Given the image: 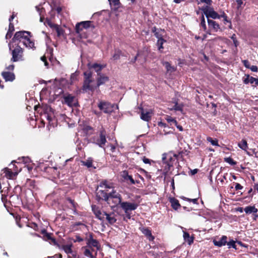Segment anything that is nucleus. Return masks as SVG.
<instances>
[{
	"mask_svg": "<svg viewBox=\"0 0 258 258\" xmlns=\"http://www.w3.org/2000/svg\"><path fill=\"white\" fill-rule=\"evenodd\" d=\"M249 79V83H250L251 84H252L254 83L255 80V78H253L252 77H250Z\"/></svg>",
	"mask_w": 258,
	"mask_h": 258,
	"instance_id": "bf43d9fd",
	"label": "nucleus"
},
{
	"mask_svg": "<svg viewBox=\"0 0 258 258\" xmlns=\"http://www.w3.org/2000/svg\"><path fill=\"white\" fill-rule=\"evenodd\" d=\"M201 3H204L208 5H211L212 4V1L211 0H200Z\"/></svg>",
	"mask_w": 258,
	"mask_h": 258,
	"instance_id": "5fc2aeb1",
	"label": "nucleus"
},
{
	"mask_svg": "<svg viewBox=\"0 0 258 258\" xmlns=\"http://www.w3.org/2000/svg\"><path fill=\"white\" fill-rule=\"evenodd\" d=\"M62 102L67 104L70 107L76 106L78 101L75 96L71 94H66L63 96Z\"/></svg>",
	"mask_w": 258,
	"mask_h": 258,
	"instance_id": "1a4fd4ad",
	"label": "nucleus"
},
{
	"mask_svg": "<svg viewBox=\"0 0 258 258\" xmlns=\"http://www.w3.org/2000/svg\"><path fill=\"white\" fill-rule=\"evenodd\" d=\"M2 75L6 82H12L15 79V74L12 72L5 71L2 72Z\"/></svg>",
	"mask_w": 258,
	"mask_h": 258,
	"instance_id": "6ab92c4d",
	"label": "nucleus"
},
{
	"mask_svg": "<svg viewBox=\"0 0 258 258\" xmlns=\"http://www.w3.org/2000/svg\"><path fill=\"white\" fill-rule=\"evenodd\" d=\"M72 247L73 244L72 243L63 244L60 246V248L62 249L69 257L71 255L74 257L77 254L72 249Z\"/></svg>",
	"mask_w": 258,
	"mask_h": 258,
	"instance_id": "f8f14e48",
	"label": "nucleus"
},
{
	"mask_svg": "<svg viewBox=\"0 0 258 258\" xmlns=\"http://www.w3.org/2000/svg\"><path fill=\"white\" fill-rule=\"evenodd\" d=\"M100 187L104 188L105 190L106 189L113 188V184L110 182L104 180L100 182Z\"/></svg>",
	"mask_w": 258,
	"mask_h": 258,
	"instance_id": "c85d7f7f",
	"label": "nucleus"
},
{
	"mask_svg": "<svg viewBox=\"0 0 258 258\" xmlns=\"http://www.w3.org/2000/svg\"><path fill=\"white\" fill-rule=\"evenodd\" d=\"M108 80L109 79L107 76L104 75H99V77L97 78V87L104 84L105 83L108 82Z\"/></svg>",
	"mask_w": 258,
	"mask_h": 258,
	"instance_id": "4be33fe9",
	"label": "nucleus"
},
{
	"mask_svg": "<svg viewBox=\"0 0 258 258\" xmlns=\"http://www.w3.org/2000/svg\"><path fill=\"white\" fill-rule=\"evenodd\" d=\"M120 207L127 215L128 218H130V216L128 215L129 211L136 209L138 207V205L134 203L122 202L120 203Z\"/></svg>",
	"mask_w": 258,
	"mask_h": 258,
	"instance_id": "6e6552de",
	"label": "nucleus"
},
{
	"mask_svg": "<svg viewBox=\"0 0 258 258\" xmlns=\"http://www.w3.org/2000/svg\"><path fill=\"white\" fill-rule=\"evenodd\" d=\"M111 3L113 4L116 6H118L120 4L119 0H111Z\"/></svg>",
	"mask_w": 258,
	"mask_h": 258,
	"instance_id": "13d9d810",
	"label": "nucleus"
},
{
	"mask_svg": "<svg viewBox=\"0 0 258 258\" xmlns=\"http://www.w3.org/2000/svg\"><path fill=\"white\" fill-rule=\"evenodd\" d=\"M92 159L91 158H88L86 161H82L83 165L87 166L88 168L92 167Z\"/></svg>",
	"mask_w": 258,
	"mask_h": 258,
	"instance_id": "58836bf2",
	"label": "nucleus"
},
{
	"mask_svg": "<svg viewBox=\"0 0 258 258\" xmlns=\"http://www.w3.org/2000/svg\"><path fill=\"white\" fill-rule=\"evenodd\" d=\"M227 237L226 236H222L221 239L218 241L214 240L213 243L215 245L221 247L222 246L225 245L227 243Z\"/></svg>",
	"mask_w": 258,
	"mask_h": 258,
	"instance_id": "412c9836",
	"label": "nucleus"
},
{
	"mask_svg": "<svg viewBox=\"0 0 258 258\" xmlns=\"http://www.w3.org/2000/svg\"><path fill=\"white\" fill-rule=\"evenodd\" d=\"M41 60L44 62L45 66L47 67L48 65V62L46 60V56H43L41 57Z\"/></svg>",
	"mask_w": 258,
	"mask_h": 258,
	"instance_id": "8fccbe9b",
	"label": "nucleus"
},
{
	"mask_svg": "<svg viewBox=\"0 0 258 258\" xmlns=\"http://www.w3.org/2000/svg\"><path fill=\"white\" fill-rule=\"evenodd\" d=\"M16 15L14 13L13 14L12 16L9 19L10 24H9V30L6 35V38L9 39L12 36L13 32L14 31V25L12 24L11 21L13 20V19L15 17Z\"/></svg>",
	"mask_w": 258,
	"mask_h": 258,
	"instance_id": "dca6fc26",
	"label": "nucleus"
},
{
	"mask_svg": "<svg viewBox=\"0 0 258 258\" xmlns=\"http://www.w3.org/2000/svg\"><path fill=\"white\" fill-rule=\"evenodd\" d=\"M170 202L172 207L175 210L178 209L180 206L178 201L174 198H171L170 199Z\"/></svg>",
	"mask_w": 258,
	"mask_h": 258,
	"instance_id": "7c9ffc66",
	"label": "nucleus"
},
{
	"mask_svg": "<svg viewBox=\"0 0 258 258\" xmlns=\"http://www.w3.org/2000/svg\"><path fill=\"white\" fill-rule=\"evenodd\" d=\"M49 25L51 27H54L58 36H61L63 34V30L59 26L52 24H49Z\"/></svg>",
	"mask_w": 258,
	"mask_h": 258,
	"instance_id": "2f4dec72",
	"label": "nucleus"
},
{
	"mask_svg": "<svg viewBox=\"0 0 258 258\" xmlns=\"http://www.w3.org/2000/svg\"><path fill=\"white\" fill-rule=\"evenodd\" d=\"M208 142H210L213 146H219L218 141L217 139H213L211 137H208L207 138Z\"/></svg>",
	"mask_w": 258,
	"mask_h": 258,
	"instance_id": "ea45409f",
	"label": "nucleus"
},
{
	"mask_svg": "<svg viewBox=\"0 0 258 258\" xmlns=\"http://www.w3.org/2000/svg\"><path fill=\"white\" fill-rule=\"evenodd\" d=\"M121 177L126 181L130 180L132 184H135L136 181L134 180L131 175H129L128 172L126 171H123L121 173ZM136 182L138 183V181Z\"/></svg>",
	"mask_w": 258,
	"mask_h": 258,
	"instance_id": "393cba45",
	"label": "nucleus"
},
{
	"mask_svg": "<svg viewBox=\"0 0 258 258\" xmlns=\"http://www.w3.org/2000/svg\"><path fill=\"white\" fill-rule=\"evenodd\" d=\"M236 2L239 6H241V5L242 4V0H237Z\"/></svg>",
	"mask_w": 258,
	"mask_h": 258,
	"instance_id": "774afa93",
	"label": "nucleus"
},
{
	"mask_svg": "<svg viewBox=\"0 0 258 258\" xmlns=\"http://www.w3.org/2000/svg\"><path fill=\"white\" fill-rule=\"evenodd\" d=\"M85 130L88 132L89 133L90 131H92V128L90 126H87Z\"/></svg>",
	"mask_w": 258,
	"mask_h": 258,
	"instance_id": "680f3d73",
	"label": "nucleus"
},
{
	"mask_svg": "<svg viewBox=\"0 0 258 258\" xmlns=\"http://www.w3.org/2000/svg\"><path fill=\"white\" fill-rule=\"evenodd\" d=\"M82 250H83V254L85 256L89 258H95V255H94V253L95 254V249H91L86 245L83 247Z\"/></svg>",
	"mask_w": 258,
	"mask_h": 258,
	"instance_id": "ddd939ff",
	"label": "nucleus"
},
{
	"mask_svg": "<svg viewBox=\"0 0 258 258\" xmlns=\"http://www.w3.org/2000/svg\"><path fill=\"white\" fill-rule=\"evenodd\" d=\"M177 128L180 131H183V128L181 126V125H178L177 124V125H175Z\"/></svg>",
	"mask_w": 258,
	"mask_h": 258,
	"instance_id": "69168bd1",
	"label": "nucleus"
},
{
	"mask_svg": "<svg viewBox=\"0 0 258 258\" xmlns=\"http://www.w3.org/2000/svg\"><path fill=\"white\" fill-rule=\"evenodd\" d=\"M83 241V239L79 236L76 237V239L75 241L81 242Z\"/></svg>",
	"mask_w": 258,
	"mask_h": 258,
	"instance_id": "e2e57ef3",
	"label": "nucleus"
},
{
	"mask_svg": "<svg viewBox=\"0 0 258 258\" xmlns=\"http://www.w3.org/2000/svg\"><path fill=\"white\" fill-rule=\"evenodd\" d=\"M4 171L5 176L9 179H13L18 173V172L16 171L14 172H12L10 169L7 168H5Z\"/></svg>",
	"mask_w": 258,
	"mask_h": 258,
	"instance_id": "b1692460",
	"label": "nucleus"
},
{
	"mask_svg": "<svg viewBox=\"0 0 258 258\" xmlns=\"http://www.w3.org/2000/svg\"><path fill=\"white\" fill-rule=\"evenodd\" d=\"M238 146L240 148L246 151V153L248 154V152L246 151L247 149L248 148V146L246 140H242L240 142L238 143Z\"/></svg>",
	"mask_w": 258,
	"mask_h": 258,
	"instance_id": "c9c22d12",
	"label": "nucleus"
},
{
	"mask_svg": "<svg viewBox=\"0 0 258 258\" xmlns=\"http://www.w3.org/2000/svg\"><path fill=\"white\" fill-rule=\"evenodd\" d=\"M225 161L231 165H235L236 164V162L230 157L225 158Z\"/></svg>",
	"mask_w": 258,
	"mask_h": 258,
	"instance_id": "37998d69",
	"label": "nucleus"
},
{
	"mask_svg": "<svg viewBox=\"0 0 258 258\" xmlns=\"http://www.w3.org/2000/svg\"><path fill=\"white\" fill-rule=\"evenodd\" d=\"M67 81L65 79H61L59 81V83L61 86H65L66 85Z\"/></svg>",
	"mask_w": 258,
	"mask_h": 258,
	"instance_id": "09e8293b",
	"label": "nucleus"
},
{
	"mask_svg": "<svg viewBox=\"0 0 258 258\" xmlns=\"http://www.w3.org/2000/svg\"><path fill=\"white\" fill-rule=\"evenodd\" d=\"M115 197H121L120 195L115 190H112V192L108 194V203L111 204V200L115 199Z\"/></svg>",
	"mask_w": 258,
	"mask_h": 258,
	"instance_id": "473e14b6",
	"label": "nucleus"
},
{
	"mask_svg": "<svg viewBox=\"0 0 258 258\" xmlns=\"http://www.w3.org/2000/svg\"><path fill=\"white\" fill-rule=\"evenodd\" d=\"M106 142L105 132L104 130H102L100 132L99 138L96 140V144L102 147L105 145Z\"/></svg>",
	"mask_w": 258,
	"mask_h": 258,
	"instance_id": "f3484780",
	"label": "nucleus"
},
{
	"mask_svg": "<svg viewBox=\"0 0 258 258\" xmlns=\"http://www.w3.org/2000/svg\"><path fill=\"white\" fill-rule=\"evenodd\" d=\"M97 197L99 199L108 202V194L107 192V190H97Z\"/></svg>",
	"mask_w": 258,
	"mask_h": 258,
	"instance_id": "aec40b11",
	"label": "nucleus"
},
{
	"mask_svg": "<svg viewBox=\"0 0 258 258\" xmlns=\"http://www.w3.org/2000/svg\"><path fill=\"white\" fill-rule=\"evenodd\" d=\"M31 37L29 32L19 31L16 33L12 41L14 42L18 41L19 43H22L26 47L33 49L35 48V44Z\"/></svg>",
	"mask_w": 258,
	"mask_h": 258,
	"instance_id": "f257e3e1",
	"label": "nucleus"
},
{
	"mask_svg": "<svg viewBox=\"0 0 258 258\" xmlns=\"http://www.w3.org/2000/svg\"><path fill=\"white\" fill-rule=\"evenodd\" d=\"M68 202L69 203L71 204L72 205V206L74 207V202L73 201H72V200L71 199H69L68 200Z\"/></svg>",
	"mask_w": 258,
	"mask_h": 258,
	"instance_id": "338daca9",
	"label": "nucleus"
},
{
	"mask_svg": "<svg viewBox=\"0 0 258 258\" xmlns=\"http://www.w3.org/2000/svg\"><path fill=\"white\" fill-rule=\"evenodd\" d=\"M98 107L105 113H110L114 110V108L118 109L116 105H112L107 102L101 101L98 105Z\"/></svg>",
	"mask_w": 258,
	"mask_h": 258,
	"instance_id": "423d86ee",
	"label": "nucleus"
},
{
	"mask_svg": "<svg viewBox=\"0 0 258 258\" xmlns=\"http://www.w3.org/2000/svg\"><path fill=\"white\" fill-rule=\"evenodd\" d=\"M120 52L119 51H116L113 56L114 59H117L119 57Z\"/></svg>",
	"mask_w": 258,
	"mask_h": 258,
	"instance_id": "de8ad7c7",
	"label": "nucleus"
},
{
	"mask_svg": "<svg viewBox=\"0 0 258 258\" xmlns=\"http://www.w3.org/2000/svg\"><path fill=\"white\" fill-rule=\"evenodd\" d=\"M121 197H115V199H112L111 200V204L110 205L111 207H114L118 204H120V203H121Z\"/></svg>",
	"mask_w": 258,
	"mask_h": 258,
	"instance_id": "72a5a7b5",
	"label": "nucleus"
},
{
	"mask_svg": "<svg viewBox=\"0 0 258 258\" xmlns=\"http://www.w3.org/2000/svg\"><path fill=\"white\" fill-rule=\"evenodd\" d=\"M90 27L93 28L95 27L92 21H83L76 25V30L77 33H80L82 30V28L87 29Z\"/></svg>",
	"mask_w": 258,
	"mask_h": 258,
	"instance_id": "9d476101",
	"label": "nucleus"
},
{
	"mask_svg": "<svg viewBox=\"0 0 258 258\" xmlns=\"http://www.w3.org/2000/svg\"><path fill=\"white\" fill-rule=\"evenodd\" d=\"M163 65L166 68L168 72L172 73L175 71V68L171 66L168 62H164Z\"/></svg>",
	"mask_w": 258,
	"mask_h": 258,
	"instance_id": "e433bc0d",
	"label": "nucleus"
},
{
	"mask_svg": "<svg viewBox=\"0 0 258 258\" xmlns=\"http://www.w3.org/2000/svg\"><path fill=\"white\" fill-rule=\"evenodd\" d=\"M198 169H195L194 170H190V174H191V175H194V174H196L198 172Z\"/></svg>",
	"mask_w": 258,
	"mask_h": 258,
	"instance_id": "052dcab7",
	"label": "nucleus"
},
{
	"mask_svg": "<svg viewBox=\"0 0 258 258\" xmlns=\"http://www.w3.org/2000/svg\"><path fill=\"white\" fill-rule=\"evenodd\" d=\"M202 10L204 14L208 18V20L209 19V18H211L214 19L223 18L224 20L227 21V17L224 13H223V14L221 15H219L216 11H214L213 8L209 6L204 7Z\"/></svg>",
	"mask_w": 258,
	"mask_h": 258,
	"instance_id": "20e7f679",
	"label": "nucleus"
},
{
	"mask_svg": "<svg viewBox=\"0 0 258 258\" xmlns=\"http://www.w3.org/2000/svg\"><path fill=\"white\" fill-rule=\"evenodd\" d=\"M77 77H78V74L76 73L72 74V75L71 76V84H72L73 81L77 80Z\"/></svg>",
	"mask_w": 258,
	"mask_h": 258,
	"instance_id": "c03bdc74",
	"label": "nucleus"
},
{
	"mask_svg": "<svg viewBox=\"0 0 258 258\" xmlns=\"http://www.w3.org/2000/svg\"><path fill=\"white\" fill-rule=\"evenodd\" d=\"M84 75L85 79L83 86V91L85 92L94 91L97 88V86L95 84L94 80L92 79V73L90 71H87L85 72Z\"/></svg>",
	"mask_w": 258,
	"mask_h": 258,
	"instance_id": "7ed1b4c3",
	"label": "nucleus"
},
{
	"mask_svg": "<svg viewBox=\"0 0 258 258\" xmlns=\"http://www.w3.org/2000/svg\"><path fill=\"white\" fill-rule=\"evenodd\" d=\"M152 31L155 32V35L158 39L157 44L158 46L159 50L161 51V50L163 48L162 45L166 42V40L163 38L166 35L165 32L164 30H158V31H156L155 28H154Z\"/></svg>",
	"mask_w": 258,
	"mask_h": 258,
	"instance_id": "39448f33",
	"label": "nucleus"
},
{
	"mask_svg": "<svg viewBox=\"0 0 258 258\" xmlns=\"http://www.w3.org/2000/svg\"><path fill=\"white\" fill-rule=\"evenodd\" d=\"M140 171L141 173H144L147 177L150 178V176L148 175V172L146 171L143 169H141Z\"/></svg>",
	"mask_w": 258,
	"mask_h": 258,
	"instance_id": "4d7b16f0",
	"label": "nucleus"
},
{
	"mask_svg": "<svg viewBox=\"0 0 258 258\" xmlns=\"http://www.w3.org/2000/svg\"><path fill=\"white\" fill-rule=\"evenodd\" d=\"M165 120H167V121L170 123V125H177V121L173 117H172L170 116H168V115H166L165 116Z\"/></svg>",
	"mask_w": 258,
	"mask_h": 258,
	"instance_id": "4c0bfd02",
	"label": "nucleus"
},
{
	"mask_svg": "<svg viewBox=\"0 0 258 258\" xmlns=\"http://www.w3.org/2000/svg\"><path fill=\"white\" fill-rule=\"evenodd\" d=\"M201 26L203 28L204 31L206 30V21L204 16L203 15L201 19Z\"/></svg>",
	"mask_w": 258,
	"mask_h": 258,
	"instance_id": "a19ab883",
	"label": "nucleus"
},
{
	"mask_svg": "<svg viewBox=\"0 0 258 258\" xmlns=\"http://www.w3.org/2000/svg\"><path fill=\"white\" fill-rule=\"evenodd\" d=\"M235 188L236 190H239V189H242L243 188V186L242 185H241L239 183H236Z\"/></svg>",
	"mask_w": 258,
	"mask_h": 258,
	"instance_id": "6e6d98bb",
	"label": "nucleus"
},
{
	"mask_svg": "<svg viewBox=\"0 0 258 258\" xmlns=\"http://www.w3.org/2000/svg\"><path fill=\"white\" fill-rule=\"evenodd\" d=\"M227 243V245L228 246V247L229 248H231V247H233L235 249H236V245H235V242L232 240L230 241H229Z\"/></svg>",
	"mask_w": 258,
	"mask_h": 258,
	"instance_id": "79ce46f5",
	"label": "nucleus"
},
{
	"mask_svg": "<svg viewBox=\"0 0 258 258\" xmlns=\"http://www.w3.org/2000/svg\"><path fill=\"white\" fill-rule=\"evenodd\" d=\"M243 63L244 64V66L246 68H248V69H249L250 67V63L249 62V61L247 60H243Z\"/></svg>",
	"mask_w": 258,
	"mask_h": 258,
	"instance_id": "49530a36",
	"label": "nucleus"
},
{
	"mask_svg": "<svg viewBox=\"0 0 258 258\" xmlns=\"http://www.w3.org/2000/svg\"><path fill=\"white\" fill-rule=\"evenodd\" d=\"M88 67L89 69H93L96 72H97L99 75V72L102 70L103 68L105 67V66L99 64L97 63L89 64Z\"/></svg>",
	"mask_w": 258,
	"mask_h": 258,
	"instance_id": "a878e982",
	"label": "nucleus"
},
{
	"mask_svg": "<svg viewBox=\"0 0 258 258\" xmlns=\"http://www.w3.org/2000/svg\"><path fill=\"white\" fill-rule=\"evenodd\" d=\"M110 150L112 152H114V150H115V147L113 145H110Z\"/></svg>",
	"mask_w": 258,
	"mask_h": 258,
	"instance_id": "0e129e2a",
	"label": "nucleus"
},
{
	"mask_svg": "<svg viewBox=\"0 0 258 258\" xmlns=\"http://www.w3.org/2000/svg\"><path fill=\"white\" fill-rule=\"evenodd\" d=\"M208 25L209 28L215 31H217L219 29L220 27L218 23L212 20H208Z\"/></svg>",
	"mask_w": 258,
	"mask_h": 258,
	"instance_id": "5701e85b",
	"label": "nucleus"
},
{
	"mask_svg": "<svg viewBox=\"0 0 258 258\" xmlns=\"http://www.w3.org/2000/svg\"><path fill=\"white\" fill-rule=\"evenodd\" d=\"M87 246L91 249H95V255L96 254L97 250L100 248L98 242L96 239H93L91 235H90L87 239Z\"/></svg>",
	"mask_w": 258,
	"mask_h": 258,
	"instance_id": "9b49d317",
	"label": "nucleus"
},
{
	"mask_svg": "<svg viewBox=\"0 0 258 258\" xmlns=\"http://www.w3.org/2000/svg\"><path fill=\"white\" fill-rule=\"evenodd\" d=\"M141 230L148 237L150 241L154 240V237L152 235L151 231L148 228L143 227L141 228Z\"/></svg>",
	"mask_w": 258,
	"mask_h": 258,
	"instance_id": "bb28decb",
	"label": "nucleus"
},
{
	"mask_svg": "<svg viewBox=\"0 0 258 258\" xmlns=\"http://www.w3.org/2000/svg\"><path fill=\"white\" fill-rule=\"evenodd\" d=\"M92 210L96 217L102 221H107L110 224H113L116 221L117 215L114 213L108 214L105 212H102L95 206H92Z\"/></svg>",
	"mask_w": 258,
	"mask_h": 258,
	"instance_id": "f03ea898",
	"label": "nucleus"
},
{
	"mask_svg": "<svg viewBox=\"0 0 258 258\" xmlns=\"http://www.w3.org/2000/svg\"><path fill=\"white\" fill-rule=\"evenodd\" d=\"M183 238L185 241L187 242L188 244L190 245L194 240L192 237H190L189 234L186 232H183Z\"/></svg>",
	"mask_w": 258,
	"mask_h": 258,
	"instance_id": "f704fd0d",
	"label": "nucleus"
},
{
	"mask_svg": "<svg viewBox=\"0 0 258 258\" xmlns=\"http://www.w3.org/2000/svg\"><path fill=\"white\" fill-rule=\"evenodd\" d=\"M152 111L151 110H145L141 109V118L145 121H148L151 119L152 115Z\"/></svg>",
	"mask_w": 258,
	"mask_h": 258,
	"instance_id": "2eb2a0df",
	"label": "nucleus"
},
{
	"mask_svg": "<svg viewBox=\"0 0 258 258\" xmlns=\"http://www.w3.org/2000/svg\"><path fill=\"white\" fill-rule=\"evenodd\" d=\"M23 52V49L19 46H17L12 51V57L11 61L16 62L22 60Z\"/></svg>",
	"mask_w": 258,
	"mask_h": 258,
	"instance_id": "0eeeda50",
	"label": "nucleus"
},
{
	"mask_svg": "<svg viewBox=\"0 0 258 258\" xmlns=\"http://www.w3.org/2000/svg\"><path fill=\"white\" fill-rule=\"evenodd\" d=\"M56 12L58 15L62 17L65 18V14H67L65 10V8L60 6H54L52 7V11L51 13Z\"/></svg>",
	"mask_w": 258,
	"mask_h": 258,
	"instance_id": "4468645a",
	"label": "nucleus"
},
{
	"mask_svg": "<svg viewBox=\"0 0 258 258\" xmlns=\"http://www.w3.org/2000/svg\"><path fill=\"white\" fill-rule=\"evenodd\" d=\"M14 65L13 64L7 66L6 69L9 71H13L14 69Z\"/></svg>",
	"mask_w": 258,
	"mask_h": 258,
	"instance_id": "864d4df0",
	"label": "nucleus"
},
{
	"mask_svg": "<svg viewBox=\"0 0 258 258\" xmlns=\"http://www.w3.org/2000/svg\"><path fill=\"white\" fill-rule=\"evenodd\" d=\"M183 105L181 104H178L177 102L174 103L173 106H170L168 107V109L172 110H174L176 111H182Z\"/></svg>",
	"mask_w": 258,
	"mask_h": 258,
	"instance_id": "c756f323",
	"label": "nucleus"
},
{
	"mask_svg": "<svg viewBox=\"0 0 258 258\" xmlns=\"http://www.w3.org/2000/svg\"><path fill=\"white\" fill-rule=\"evenodd\" d=\"M250 76L249 75H245V77L243 78V82L245 84H247L249 83V79Z\"/></svg>",
	"mask_w": 258,
	"mask_h": 258,
	"instance_id": "a18cd8bd",
	"label": "nucleus"
},
{
	"mask_svg": "<svg viewBox=\"0 0 258 258\" xmlns=\"http://www.w3.org/2000/svg\"><path fill=\"white\" fill-rule=\"evenodd\" d=\"M171 157L169 155L163 154L162 156V160L163 163L165 164V168L167 169H169L170 167L172 166L171 163Z\"/></svg>",
	"mask_w": 258,
	"mask_h": 258,
	"instance_id": "a211bd4d",
	"label": "nucleus"
},
{
	"mask_svg": "<svg viewBox=\"0 0 258 258\" xmlns=\"http://www.w3.org/2000/svg\"><path fill=\"white\" fill-rule=\"evenodd\" d=\"M244 212L247 214H250L251 213H256L257 212V209L254 206H247L244 209Z\"/></svg>",
	"mask_w": 258,
	"mask_h": 258,
	"instance_id": "cd10ccee",
	"label": "nucleus"
},
{
	"mask_svg": "<svg viewBox=\"0 0 258 258\" xmlns=\"http://www.w3.org/2000/svg\"><path fill=\"white\" fill-rule=\"evenodd\" d=\"M249 69L253 72H257L258 71V68L256 66H251Z\"/></svg>",
	"mask_w": 258,
	"mask_h": 258,
	"instance_id": "603ef678",
	"label": "nucleus"
},
{
	"mask_svg": "<svg viewBox=\"0 0 258 258\" xmlns=\"http://www.w3.org/2000/svg\"><path fill=\"white\" fill-rule=\"evenodd\" d=\"M143 161L144 162V163L145 164H151V162H153V161H151L150 160V159L146 158L145 157H144L143 158Z\"/></svg>",
	"mask_w": 258,
	"mask_h": 258,
	"instance_id": "3c124183",
	"label": "nucleus"
}]
</instances>
